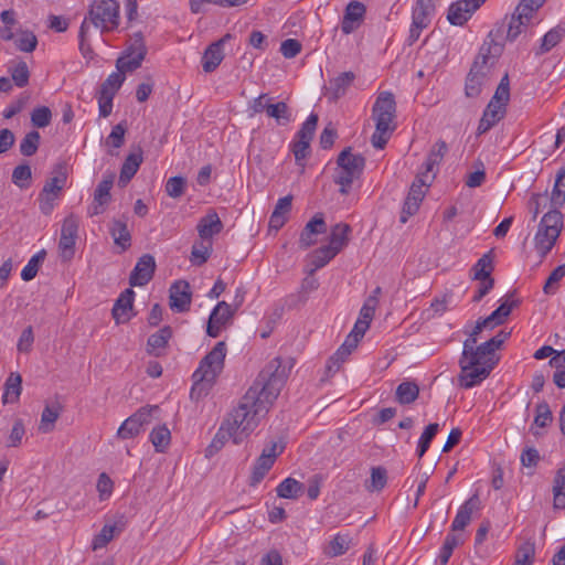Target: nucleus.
Here are the masks:
<instances>
[{
    "mask_svg": "<svg viewBox=\"0 0 565 565\" xmlns=\"http://www.w3.org/2000/svg\"><path fill=\"white\" fill-rule=\"evenodd\" d=\"M61 408L58 405H46L41 415L39 430L47 434L53 430L54 424L60 417Z\"/></svg>",
    "mask_w": 565,
    "mask_h": 565,
    "instance_id": "nucleus-41",
    "label": "nucleus"
},
{
    "mask_svg": "<svg viewBox=\"0 0 565 565\" xmlns=\"http://www.w3.org/2000/svg\"><path fill=\"white\" fill-rule=\"evenodd\" d=\"M156 270V260L154 257L150 254L142 255L135 268L132 269L129 284L132 287H141L147 285L153 277Z\"/></svg>",
    "mask_w": 565,
    "mask_h": 565,
    "instance_id": "nucleus-18",
    "label": "nucleus"
},
{
    "mask_svg": "<svg viewBox=\"0 0 565 565\" xmlns=\"http://www.w3.org/2000/svg\"><path fill=\"white\" fill-rule=\"evenodd\" d=\"M52 113L49 107L40 106L32 110L31 122L36 128H44L50 125Z\"/></svg>",
    "mask_w": 565,
    "mask_h": 565,
    "instance_id": "nucleus-59",
    "label": "nucleus"
},
{
    "mask_svg": "<svg viewBox=\"0 0 565 565\" xmlns=\"http://www.w3.org/2000/svg\"><path fill=\"white\" fill-rule=\"evenodd\" d=\"M354 74L352 72L341 73L339 76L330 82V88L332 89V96L340 98L343 96L348 87L352 84Z\"/></svg>",
    "mask_w": 565,
    "mask_h": 565,
    "instance_id": "nucleus-48",
    "label": "nucleus"
},
{
    "mask_svg": "<svg viewBox=\"0 0 565 565\" xmlns=\"http://www.w3.org/2000/svg\"><path fill=\"white\" fill-rule=\"evenodd\" d=\"M447 151L448 146L444 140L436 141L431 147L425 161L426 172H431L435 167H438L441 163Z\"/></svg>",
    "mask_w": 565,
    "mask_h": 565,
    "instance_id": "nucleus-37",
    "label": "nucleus"
},
{
    "mask_svg": "<svg viewBox=\"0 0 565 565\" xmlns=\"http://www.w3.org/2000/svg\"><path fill=\"white\" fill-rule=\"evenodd\" d=\"M15 45L20 51L31 53L36 49L38 39L32 31H21L15 40Z\"/></svg>",
    "mask_w": 565,
    "mask_h": 565,
    "instance_id": "nucleus-55",
    "label": "nucleus"
},
{
    "mask_svg": "<svg viewBox=\"0 0 565 565\" xmlns=\"http://www.w3.org/2000/svg\"><path fill=\"white\" fill-rule=\"evenodd\" d=\"M292 205V195L278 199L275 209L269 217V228L279 231L288 221Z\"/></svg>",
    "mask_w": 565,
    "mask_h": 565,
    "instance_id": "nucleus-24",
    "label": "nucleus"
},
{
    "mask_svg": "<svg viewBox=\"0 0 565 565\" xmlns=\"http://www.w3.org/2000/svg\"><path fill=\"white\" fill-rule=\"evenodd\" d=\"M115 535V526L114 525H104L100 532L95 535L92 542V548L94 551L105 547Z\"/></svg>",
    "mask_w": 565,
    "mask_h": 565,
    "instance_id": "nucleus-60",
    "label": "nucleus"
},
{
    "mask_svg": "<svg viewBox=\"0 0 565 565\" xmlns=\"http://www.w3.org/2000/svg\"><path fill=\"white\" fill-rule=\"evenodd\" d=\"M351 544V537L348 534H335L323 548V553L329 558L341 556L348 552Z\"/></svg>",
    "mask_w": 565,
    "mask_h": 565,
    "instance_id": "nucleus-30",
    "label": "nucleus"
},
{
    "mask_svg": "<svg viewBox=\"0 0 565 565\" xmlns=\"http://www.w3.org/2000/svg\"><path fill=\"white\" fill-rule=\"evenodd\" d=\"M278 360L264 369L253 385L223 419L221 427L232 437L235 445L244 441L269 412L285 385Z\"/></svg>",
    "mask_w": 565,
    "mask_h": 565,
    "instance_id": "nucleus-1",
    "label": "nucleus"
},
{
    "mask_svg": "<svg viewBox=\"0 0 565 565\" xmlns=\"http://www.w3.org/2000/svg\"><path fill=\"white\" fill-rule=\"evenodd\" d=\"M487 62V54L480 53L476 57L466 79L465 94L467 97L475 98L480 95L482 86L488 78L489 68Z\"/></svg>",
    "mask_w": 565,
    "mask_h": 565,
    "instance_id": "nucleus-12",
    "label": "nucleus"
},
{
    "mask_svg": "<svg viewBox=\"0 0 565 565\" xmlns=\"http://www.w3.org/2000/svg\"><path fill=\"white\" fill-rule=\"evenodd\" d=\"M435 11V0H417L412 11V23L407 42L413 45L420 36V33L430 24Z\"/></svg>",
    "mask_w": 565,
    "mask_h": 565,
    "instance_id": "nucleus-11",
    "label": "nucleus"
},
{
    "mask_svg": "<svg viewBox=\"0 0 565 565\" xmlns=\"http://www.w3.org/2000/svg\"><path fill=\"white\" fill-rule=\"evenodd\" d=\"M172 330L170 327H163L148 338L147 352L154 356H160L168 345Z\"/></svg>",
    "mask_w": 565,
    "mask_h": 565,
    "instance_id": "nucleus-27",
    "label": "nucleus"
},
{
    "mask_svg": "<svg viewBox=\"0 0 565 565\" xmlns=\"http://www.w3.org/2000/svg\"><path fill=\"white\" fill-rule=\"evenodd\" d=\"M553 508L555 510L565 509V463L559 467L553 479Z\"/></svg>",
    "mask_w": 565,
    "mask_h": 565,
    "instance_id": "nucleus-29",
    "label": "nucleus"
},
{
    "mask_svg": "<svg viewBox=\"0 0 565 565\" xmlns=\"http://www.w3.org/2000/svg\"><path fill=\"white\" fill-rule=\"evenodd\" d=\"M44 257L45 250H41L29 259L28 264L23 267L21 271V278L24 281H30L36 276L40 264L44 260Z\"/></svg>",
    "mask_w": 565,
    "mask_h": 565,
    "instance_id": "nucleus-53",
    "label": "nucleus"
},
{
    "mask_svg": "<svg viewBox=\"0 0 565 565\" xmlns=\"http://www.w3.org/2000/svg\"><path fill=\"white\" fill-rule=\"evenodd\" d=\"M25 436V426L22 419L14 420L10 434L7 439V447H19Z\"/></svg>",
    "mask_w": 565,
    "mask_h": 565,
    "instance_id": "nucleus-56",
    "label": "nucleus"
},
{
    "mask_svg": "<svg viewBox=\"0 0 565 565\" xmlns=\"http://www.w3.org/2000/svg\"><path fill=\"white\" fill-rule=\"evenodd\" d=\"M66 175L63 172L50 178L43 185L38 201L39 209L42 214L51 215L54 211L58 199L62 195V191L66 184Z\"/></svg>",
    "mask_w": 565,
    "mask_h": 565,
    "instance_id": "nucleus-10",
    "label": "nucleus"
},
{
    "mask_svg": "<svg viewBox=\"0 0 565 565\" xmlns=\"http://www.w3.org/2000/svg\"><path fill=\"white\" fill-rule=\"evenodd\" d=\"M472 278L475 280L493 279L491 273L493 270L492 257L490 253L482 255L472 267Z\"/></svg>",
    "mask_w": 565,
    "mask_h": 565,
    "instance_id": "nucleus-38",
    "label": "nucleus"
},
{
    "mask_svg": "<svg viewBox=\"0 0 565 565\" xmlns=\"http://www.w3.org/2000/svg\"><path fill=\"white\" fill-rule=\"evenodd\" d=\"M337 164L334 182L340 185L341 194H348L353 181L363 172L365 159L359 153H352L351 149L347 148L340 152Z\"/></svg>",
    "mask_w": 565,
    "mask_h": 565,
    "instance_id": "nucleus-8",
    "label": "nucleus"
},
{
    "mask_svg": "<svg viewBox=\"0 0 565 565\" xmlns=\"http://www.w3.org/2000/svg\"><path fill=\"white\" fill-rule=\"evenodd\" d=\"M351 227L347 223H337L331 227L328 247L339 254L349 243Z\"/></svg>",
    "mask_w": 565,
    "mask_h": 565,
    "instance_id": "nucleus-26",
    "label": "nucleus"
},
{
    "mask_svg": "<svg viewBox=\"0 0 565 565\" xmlns=\"http://www.w3.org/2000/svg\"><path fill=\"white\" fill-rule=\"evenodd\" d=\"M318 124V115L310 114L306 121L301 125L299 131L296 134V138L301 140L310 141L312 140L315 136V131Z\"/></svg>",
    "mask_w": 565,
    "mask_h": 565,
    "instance_id": "nucleus-57",
    "label": "nucleus"
},
{
    "mask_svg": "<svg viewBox=\"0 0 565 565\" xmlns=\"http://www.w3.org/2000/svg\"><path fill=\"white\" fill-rule=\"evenodd\" d=\"M169 305L174 312H186L192 301L190 284L185 280H177L170 287Z\"/></svg>",
    "mask_w": 565,
    "mask_h": 565,
    "instance_id": "nucleus-16",
    "label": "nucleus"
},
{
    "mask_svg": "<svg viewBox=\"0 0 565 565\" xmlns=\"http://www.w3.org/2000/svg\"><path fill=\"white\" fill-rule=\"evenodd\" d=\"M563 228V214L551 210L541 218L534 236V247L541 258H545L554 247Z\"/></svg>",
    "mask_w": 565,
    "mask_h": 565,
    "instance_id": "nucleus-6",
    "label": "nucleus"
},
{
    "mask_svg": "<svg viewBox=\"0 0 565 565\" xmlns=\"http://www.w3.org/2000/svg\"><path fill=\"white\" fill-rule=\"evenodd\" d=\"M352 352L343 347H340L333 355L327 362V371L329 373H335L340 370L341 365Z\"/></svg>",
    "mask_w": 565,
    "mask_h": 565,
    "instance_id": "nucleus-63",
    "label": "nucleus"
},
{
    "mask_svg": "<svg viewBox=\"0 0 565 565\" xmlns=\"http://www.w3.org/2000/svg\"><path fill=\"white\" fill-rule=\"evenodd\" d=\"M142 163V156L141 152L139 153H130L125 159L120 175H119V182L122 184L128 183L134 175L137 173L140 164Z\"/></svg>",
    "mask_w": 565,
    "mask_h": 565,
    "instance_id": "nucleus-34",
    "label": "nucleus"
},
{
    "mask_svg": "<svg viewBox=\"0 0 565 565\" xmlns=\"http://www.w3.org/2000/svg\"><path fill=\"white\" fill-rule=\"evenodd\" d=\"M338 254L327 245L315 249L308 255V273L312 275L318 269L324 267L332 260Z\"/></svg>",
    "mask_w": 565,
    "mask_h": 565,
    "instance_id": "nucleus-28",
    "label": "nucleus"
},
{
    "mask_svg": "<svg viewBox=\"0 0 565 565\" xmlns=\"http://www.w3.org/2000/svg\"><path fill=\"white\" fill-rule=\"evenodd\" d=\"M514 306V301H504L490 316L484 318V320H487V322L490 324V329H493L494 327L502 324L505 318L511 313Z\"/></svg>",
    "mask_w": 565,
    "mask_h": 565,
    "instance_id": "nucleus-50",
    "label": "nucleus"
},
{
    "mask_svg": "<svg viewBox=\"0 0 565 565\" xmlns=\"http://www.w3.org/2000/svg\"><path fill=\"white\" fill-rule=\"evenodd\" d=\"M419 394V387L415 382L404 381L396 388V401L407 405L415 402Z\"/></svg>",
    "mask_w": 565,
    "mask_h": 565,
    "instance_id": "nucleus-35",
    "label": "nucleus"
},
{
    "mask_svg": "<svg viewBox=\"0 0 565 565\" xmlns=\"http://www.w3.org/2000/svg\"><path fill=\"white\" fill-rule=\"evenodd\" d=\"M113 188V178L103 179L95 189L93 203L88 207V215L96 216L105 212L110 202V190Z\"/></svg>",
    "mask_w": 565,
    "mask_h": 565,
    "instance_id": "nucleus-20",
    "label": "nucleus"
},
{
    "mask_svg": "<svg viewBox=\"0 0 565 565\" xmlns=\"http://www.w3.org/2000/svg\"><path fill=\"white\" fill-rule=\"evenodd\" d=\"M553 420V415L551 412V408L546 402H541L536 405L535 408V417L533 422V426L539 428H545L548 426ZM532 433L534 435H539V431L534 430V427L531 428Z\"/></svg>",
    "mask_w": 565,
    "mask_h": 565,
    "instance_id": "nucleus-47",
    "label": "nucleus"
},
{
    "mask_svg": "<svg viewBox=\"0 0 565 565\" xmlns=\"http://www.w3.org/2000/svg\"><path fill=\"white\" fill-rule=\"evenodd\" d=\"M88 28L94 25L100 33L113 32L120 23L119 2L117 0H94L88 10Z\"/></svg>",
    "mask_w": 565,
    "mask_h": 565,
    "instance_id": "nucleus-7",
    "label": "nucleus"
},
{
    "mask_svg": "<svg viewBox=\"0 0 565 565\" xmlns=\"http://www.w3.org/2000/svg\"><path fill=\"white\" fill-rule=\"evenodd\" d=\"M274 463L275 461L270 459L269 456L260 454L253 466L252 475L249 478V486H258L268 473V471L273 468Z\"/></svg>",
    "mask_w": 565,
    "mask_h": 565,
    "instance_id": "nucleus-32",
    "label": "nucleus"
},
{
    "mask_svg": "<svg viewBox=\"0 0 565 565\" xmlns=\"http://www.w3.org/2000/svg\"><path fill=\"white\" fill-rule=\"evenodd\" d=\"M31 178L32 172L29 164H20L13 169L12 182L20 189L28 188Z\"/></svg>",
    "mask_w": 565,
    "mask_h": 565,
    "instance_id": "nucleus-58",
    "label": "nucleus"
},
{
    "mask_svg": "<svg viewBox=\"0 0 565 565\" xmlns=\"http://www.w3.org/2000/svg\"><path fill=\"white\" fill-rule=\"evenodd\" d=\"M233 313L234 310L232 309V306L225 301H221L214 307L210 316L213 317L216 322L225 326L232 318Z\"/></svg>",
    "mask_w": 565,
    "mask_h": 565,
    "instance_id": "nucleus-61",
    "label": "nucleus"
},
{
    "mask_svg": "<svg viewBox=\"0 0 565 565\" xmlns=\"http://www.w3.org/2000/svg\"><path fill=\"white\" fill-rule=\"evenodd\" d=\"M185 179L182 177H172L166 183V192L170 198H180L185 190Z\"/></svg>",
    "mask_w": 565,
    "mask_h": 565,
    "instance_id": "nucleus-64",
    "label": "nucleus"
},
{
    "mask_svg": "<svg viewBox=\"0 0 565 565\" xmlns=\"http://www.w3.org/2000/svg\"><path fill=\"white\" fill-rule=\"evenodd\" d=\"M158 409L157 406L141 407L131 416L126 418L117 430V437L120 439H130L137 437L150 423L151 413Z\"/></svg>",
    "mask_w": 565,
    "mask_h": 565,
    "instance_id": "nucleus-13",
    "label": "nucleus"
},
{
    "mask_svg": "<svg viewBox=\"0 0 565 565\" xmlns=\"http://www.w3.org/2000/svg\"><path fill=\"white\" fill-rule=\"evenodd\" d=\"M21 376L19 374H11L4 384V393L2 395V403H14L19 399L21 394Z\"/></svg>",
    "mask_w": 565,
    "mask_h": 565,
    "instance_id": "nucleus-39",
    "label": "nucleus"
},
{
    "mask_svg": "<svg viewBox=\"0 0 565 565\" xmlns=\"http://www.w3.org/2000/svg\"><path fill=\"white\" fill-rule=\"evenodd\" d=\"M509 335V332L500 331L479 345H473V339L463 341L462 353L459 359V384L461 387L472 388L490 375L497 364L495 351Z\"/></svg>",
    "mask_w": 565,
    "mask_h": 565,
    "instance_id": "nucleus-2",
    "label": "nucleus"
},
{
    "mask_svg": "<svg viewBox=\"0 0 565 565\" xmlns=\"http://www.w3.org/2000/svg\"><path fill=\"white\" fill-rule=\"evenodd\" d=\"M366 13L364 3L358 0H351L344 10L341 21V31L343 34H351L363 23Z\"/></svg>",
    "mask_w": 565,
    "mask_h": 565,
    "instance_id": "nucleus-17",
    "label": "nucleus"
},
{
    "mask_svg": "<svg viewBox=\"0 0 565 565\" xmlns=\"http://www.w3.org/2000/svg\"><path fill=\"white\" fill-rule=\"evenodd\" d=\"M110 234L114 237L115 244L120 246L124 250L130 246L131 236L126 223L114 221Z\"/></svg>",
    "mask_w": 565,
    "mask_h": 565,
    "instance_id": "nucleus-45",
    "label": "nucleus"
},
{
    "mask_svg": "<svg viewBox=\"0 0 565 565\" xmlns=\"http://www.w3.org/2000/svg\"><path fill=\"white\" fill-rule=\"evenodd\" d=\"M12 82L18 87H24L29 84L30 72L25 62L20 61L17 64L9 67Z\"/></svg>",
    "mask_w": 565,
    "mask_h": 565,
    "instance_id": "nucleus-51",
    "label": "nucleus"
},
{
    "mask_svg": "<svg viewBox=\"0 0 565 565\" xmlns=\"http://www.w3.org/2000/svg\"><path fill=\"white\" fill-rule=\"evenodd\" d=\"M124 74L125 73H120L118 71V72H114L110 75H108L106 81L102 84V87H100L99 92L111 93V95L115 96L116 93L118 92V89L121 87L124 81H125V75Z\"/></svg>",
    "mask_w": 565,
    "mask_h": 565,
    "instance_id": "nucleus-62",
    "label": "nucleus"
},
{
    "mask_svg": "<svg viewBox=\"0 0 565 565\" xmlns=\"http://www.w3.org/2000/svg\"><path fill=\"white\" fill-rule=\"evenodd\" d=\"M267 116L274 118L278 125H287L291 121V114L286 103L279 102L268 107Z\"/></svg>",
    "mask_w": 565,
    "mask_h": 565,
    "instance_id": "nucleus-49",
    "label": "nucleus"
},
{
    "mask_svg": "<svg viewBox=\"0 0 565 565\" xmlns=\"http://www.w3.org/2000/svg\"><path fill=\"white\" fill-rule=\"evenodd\" d=\"M387 483V470L382 467H372L370 479L365 481V489L370 492L382 491Z\"/></svg>",
    "mask_w": 565,
    "mask_h": 565,
    "instance_id": "nucleus-36",
    "label": "nucleus"
},
{
    "mask_svg": "<svg viewBox=\"0 0 565 565\" xmlns=\"http://www.w3.org/2000/svg\"><path fill=\"white\" fill-rule=\"evenodd\" d=\"M426 184L420 177H417L409 188V192L404 201L399 221L406 223L408 218L415 215L425 198Z\"/></svg>",
    "mask_w": 565,
    "mask_h": 565,
    "instance_id": "nucleus-14",
    "label": "nucleus"
},
{
    "mask_svg": "<svg viewBox=\"0 0 565 565\" xmlns=\"http://www.w3.org/2000/svg\"><path fill=\"white\" fill-rule=\"evenodd\" d=\"M486 0H458L450 4L447 19L452 25H463Z\"/></svg>",
    "mask_w": 565,
    "mask_h": 565,
    "instance_id": "nucleus-15",
    "label": "nucleus"
},
{
    "mask_svg": "<svg viewBox=\"0 0 565 565\" xmlns=\"http://www.w3.org/2000/svg\"><path fill=\"white\" fill-rule=\"evenodd\" d=\"M135 291L131 288L124 290L116 300L111 313L117 323L126 322L130 319L129 312L132 310Z\"/></svg>",
    "mask_w": 565,
    "mask_h": 565,
    "instance_id": "nucleus-23",
    "label": "nucleus"
},
{
    "mask_svg": "<svg viewBox=\"0 0 565 565\" xmlns=\"http://www.w3.org/2000/svg\"><path fill=\"white\" fill-rule=\"evenodd\" d=\"M196 230L202 239H209L223 230V223L217 213L211 210L200 218Z\"/></svg>",
    "mask_w": 565,
    "mask_h": 565,
    "instance_id": "nucleus-25",
    "label": "nucleus"
},
{
    "mask_svg": "<svg viewBox=\"0 0 565 565\" xmlns=\"http://www.w3.org/2000/svg\"><path fill=\"white\" fill-rule=\"evenodd\" d=\"M439 430V424L433 423L426 426L423 434L420 435L416 448V455L418 458L424 457L426 451L429 449L431 440L435 438Z\"/></svg>",
    "mask_w": 565,
    "mask_h": 565,
    "instance_id": "nucleus-46",
    "label": "nucleus"
},
{
    "mask_svg": "<svg viewBox=\"0 0 565 565\" xmlns=\"http://www.w3.org/2000/svg\"><path fill=\"white\" fill-rule=\"evenodd\" d=\"M227 347L224 341L217 342L214 348L200 361L199 366L192 374L193 385L190 396L199 399L207 395L221 375L225 364Z\"/></svg>",
    "mask_w": 565,
    "mask_h": 565,
    "instance_id": "nucleus-3",
    "label": "nucleus"
},
{
    "mask_svg": "<svg viewBox=\"0 0 565 565\" xmlns=\"http://www.w3.org/2000/svg\"><path fill=\"white\" fill-rule=\"evenodd\" d=\"M40 139L41 136L36 130L28 132L20 142V152L25 157L33 156L39 149Z\"/></svg>",
    "mask_w": 565,
    "mask_h": 565,
    "instance_id": "nucleus-52",
    "label": "nucleus"
},
{
    "mask_svg": "<svg viewBox=\"0 0 565 565\" xmlns=\"http://www.w3.org/2000/svg\"><path fill=\"white\" fill-rule=\"evenodd\" d=\"M510 100V81L508 74H505L489 104L483 110L482 117L479 120L477 128V135L481 136L494 127L507 113V106Z\"/></svg>",
    "mask_w": 565,
    "mask_h": 565,
    "instance_id": "nucleus-5",
    "label": "nucleus"
},
{
    "mask_svg": "<svg viewBox=\"0 0 565 565\" xmlns=\"http://www.w3.org/2000/svg\"><path fill=\"white\" fill-rule=\"evenodd\" d=\"M479 497L475 494L459 507L451 523L452 532L465 530V527L470 523L473 512L479 509Z\"/></svg>",
    "mask_w": 565,
    "mask_h": 565,
    "instance_id": "nucleus-22",
    "label": "nucleus"
},
{
    "mask_svg": "<svg viewBox=\"0 0 565 565\" xmlns=\"http://www.w3.org/2000/svg\"><path fill=\"white\" fill-rule=\"evenodd\" d=\"M303 491V484L291 477L284 479L276 488L279 498L290 500L299 498Z\"/></svg>",
    "mask_w": 565,
    "mask_h": 565,
    "instance_id": "nucleus-33",
    "label": "nucleus"
},
{
    "mask_svg": "<svg viewBox=\"0 0 565 565\" xmlns=\"http://www.w3.org/2000/svg\"><path fill=\"white\" fill-rule=\"evenodd\" d=\"M142 61L138 60L136 54L125 51L124 55L117 60L116 67L120 73L132 72L141 65Z\"/></svg>",
    "mask_w": 565,
    "mask_h": 565,
    "instance_id": "nucleus-54",
    "label": "nucleus"
},
{
    "mask_svg": "<svg viewBox=\"0 0 565 565\" xmlns=\"http://www.w3.org/2000/svg\"><path fill=\"white\" fill-rule=\"evenodd\" d=\"M79 217L68 214L62 222L58 239V255L63 262H70L75 255V245L78 237Z\"/></svg>",
    "mask_w": 565,
    "mask_h": 565,
    "instance_id": "nucleus-9",
    "label": "nucleus"
},
{
    "mask_svg": "<svg viewBox=\"0 0 565 565\" xmlns=\"http://www.w3.org/2000/svg\"><path fill=\"white\" fill-rule=\"evenodd\" d=\"M532 17L533 15L527 14L526 12L518 11V8H515L508 26L507 39L509 41H514L527 26Z\"/></svg>",
    "mask_w": 565,
    "mask_h": 565,
    "instance_id": "nucleus-31",
    "label": "nucleus"
},
{
    "mask_svg": "<svg viewBox=\"0 0 565 565\" xmlns=\"http://www.w3.org/2000/svg\"><path fill=\"white\" fill-rule=\"evenodd\" d=\"M396 103L391 92L381 93L372 108V118L375 121V130L371 137V143L376 149H384L393 131Z\"/></svg>",
    "mask_w": 565,
    "mask_h": 565,
    "instance_id": "nucleus-4",
    "label": "nucleus"
},
{
    "mask_svg": "<svg viewBox=\"0 0 565 565\" xmlns=\"http://www.w3.org/2000/svg\"><path fill=\"white\" fill-rule=\"evenodd\" d=\"M565 203V170L557 173L555 184L551 194L553 210H558Z\"/></svg>",
    "mask_w": 565,
    "mask_h": 565,
    "instance_id": "nucleus-43",
    "label": "nucleus"
},
{
    "mask_svg": "<svg viewBox=\"0 0 565 565\" xmlns=\"http://www.w3.org/2000/svg\"><path fill=\"white\" fill-rule=\"evenodd\" d=\"M565 30L562 28H553L541 39V45L536 54H545L555 47L563 39Z\"/></svg>",
    "mask_w": 565,
    "mask_h": 565,
    "instance_id": "nucleus-42",
    "label": "nucleus"
},
{
    "mask_svg": "<svg viewBox=\"0 0 565 565\" xmlns=\"http://www.w3.org/2000/svg\"><path fill=\"white\" fill-rule=\"evenodd\" d=\"M250 0H190V9L193 13H200L205 3L214 4L221 8L241 7Z\"/></svg>",
    "mask_w": 565,
    "mask_h": 565,
    "instance_id": "nucleus-44",
    "label": "nucleus"
},
{
    "mask_svg": "<svg viewBox=\"0 0 565 565\" xmlns=\"http://www.w3.org/2000/svg\"><path fill=\"white\" fill-rule=\"evenodd\" d=\"M157 452H163L170 445L171 433L166 426H158L153 428L149 435Z\"/></svg>",
    "mask_w": 565,
    "mask_h": 565,
    "instance_id": "nucleus-40",
    "label": "nucleus"
},
{
    "mask_svg": "<svg viewBox=\"0 0 565 565\" xmlns=\"http://www.w3.org/2000/svg\"><path fill=\"white\" fill-rule=\"evenodd\" d=\"M231 39V34H225L222 39L210 44L202 56V67L205 73L214 72L224 60V44Z\"/></svg>",
    "mask_w": 565,
    "mask_h": 565,
    "instance_id": "nucleus-19",
    "label": "nucleus"
},
{
    "mask_svg": "<svg viewBox=\"0 0 565 565\" xmlns=\"http://www.w3.org/2000/svg\"><path fill=\"white\" fill-rule=\"evenodd\" d=\"M327 232V223L321 213H317L303 227L299 244L302 248H308L317 243L316 235Z\"/></svg>",
    "mask_w": 565,
    "mask_h": 565,
    "instance_id": "nucleus-21",
    "label": "nucleus"
}]
</instances>
